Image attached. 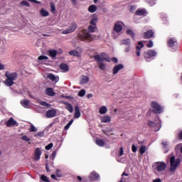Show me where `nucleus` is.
Listing matches in <instances>:
<instances>
[{
	"instance_id": "obj_34",
	"label": "nucleus",
	"mask_w": 182,
	"mask_h": 182,
	"mask_svg": "<svg viewBox=\"0 0 182 182\" xmlns=\"http://www.w3.org/2000/svg\"><path fill=\"white\" fill-rule=\"evenodd\" d=\"M101 122L102 123H109V122H110V117L109 116H104L102 119H101Z\"/></svg>"
},
{
	"instance_id": "obj_4",
	"label": "nucleus",
	"mask_w": 182,
	"mask_h": 182,
	"mask_svg": "<svg viewBox=\"0 0 182 182\" xmlns=\"http://www.w3.org/2000/svg\"><path fill=\"white\" fill-rule=\"evenodd\" d=\"M181 161L180 159H176L174 156H171L170 159V164H171V167L169 169V171L171 173H174L176 170H177V167L180 165Z\"/></svg>"
},
{
	"instance_id": "obj_53",
	"label": "nucleus",
	"mask_w": 182,
	"mask_h": 182,
	"mask_svg": "<svg viewBox=\"0 0 182 182\" xmlns=\"http://www.w3.org/2000/svg\"><path fill=\"white\" fill-rule=\"evenodd\" d=\"M176 150H181V153H182V144L176 145Z\"/></svg>"
},
{
	"instance_id": "obj_49",
	"label": "nucleus",
	"mask_w": 182,
	"mask_h": 182,
	"mask_svg": "<svg viewBox=\"0 0 182 182\" xmlns=\"http://www.w3.org/2000/svg\"><path fill=\"white\" fill-rule=\"evenodd\" d=\"M53 147V143H50L47 146H46L45 149L46 150H50Z\"/></svg>"
},
{
	"instance_id": "obj_32",
	"label": "nucleus",
	"mask_w": 182,
	"mask_h": 182,
	"mask_svg": "<svg viewBox=\"0 0 182 182\" xmlns=\"http://www.w3.org/2000/svg\"><path fill=\"white\" fill-rule=\"evenodd\" d=\"M96 29H97V26H92L90 25L88 26V32L89 33H93L95 32V31H96Z\"/></svg>"
},
{
	"instance_id": "obj_54",
	"label": "nucleus",
	"mask_w": 182,
	"mask_h": 182,
	"mask_svg": "<svg viewBox=\"0 0 182 182\" xmlns=\"http://www.w3.org/2000/svg\"><path fill=\"white\" fill-rule=\"evenodd\" d=\"M21 5L23 6H29V3L26 1H21Z\"/></svg>"
},
{
	"instance_id": "obj_47",
	"label": "nucleus",
	"mask_w": 182,
	"mask_h": 182,
	"mask_svg": "<svg viewBox=\"0 0 182 182\" xmlns=\"http://www.w3.org/2000/svg\"><path fill=\"white\" fill-rule=\"evenodd\" d=\"M147 4H149V6H153V5L156 4V0H147Z\"/></svg>"
},
{
	"instance_id": "obj_41",
	"label": "nucleus",
	"mask_w": 182,
	"mask_h": 182,
	"mask_svg": "<svg viewBox=\"0 0 182 182\" xmlns=\"http://www.w3.org/2000/svg\"><path fill=\"white\" fill-rule=\"evenodd\" d=\"M72 123H73V119H71L64 127L65 130H68L69 127L72 126Z\"/></svg>"
},
{
	"instance_id": "obj_24",
	"label": "nucleus",
	"mask_w": 182,
	"mask_h": 182,
	"mask_svg": "<svg viewBox=\"0 0 182 182\" xmlns=\"http://www.w3.org/2000/svg\"><path fill=\"white\" fill-rule=\"evenodd\" d=\"M70 56H76L77 58H80L81 54L77 51V50H73L69 52Z\"/></svg>"
},
{
	"instance_id": "obj_22",
	"label": "nucleus",
	"mask_w": 182,
	"mask_h": 182,
	"mask_svg": "<svg viewBox=\"0 0 182 182\" xmlns=\"http://www.w3.org/2000/svg\"><path fill=\"white\" fill-rule=\"evenodd\" d=\"M100 62H103V60H105L106 62H110V59L107 58V55L105 53H101V55H100Z\"/></svg>"
},
{
	"instance_id": "obj_60",
	"label": "nucleus",
	"mask_w": 182,
	"mask_h": 182,
	"mask_svg": "<svg viewBox=\"0 0 182 182\" xmlns=\"http://www.w3.org/2000/svg\"><path fill=\"white\" fill-rule=\"evenodd\" d=\"M57 153H58V151H53L52 155H51L53 159H55V157H56Z\"/></svg>"
},
{
	"instance_id": "obj_26",
	"label": "nucleus",
	"mask_w": 182,
	"mask_h": 182,
	"mask_svg": "<svg viewBox=\"0 0 182 182\" xmlns=\"http://www.w3.org/2000/svg\"><path fill=\"white\" fill-rule=\"evenodd\" d=\"M65 105L66 110L70 112V113H73V106H72V104L68 103V102H65Z\"/></svg>"
},
{
	"instance_id": "obj_14",
	"label": "nucleus",
	"mask_w": 182,
	"mask_h": 182,
	"mask_svg": "<svg viewBox=\"0 0 182 182\" xmlns=\"http://www.w3.org/2000/svg\"><path fill=\"white\" fill-rule=\"evenodd\" d=\"M16 121L14 118L11 117L6 123V127H13L16 125Z\"/></svg>"
},
{
	"instance_id": "obj_18",
	"label": "nucleus",
	"mask_w": 182,
	"mask_h": 182,
	"mask_svg": "<svg viewBox=\"0 0 182 182\" xmlns=\"http://www.w3.org/2000/svg\"><path fill=\"white\" fill-rule=\"evenodd\" d=\"M46 95H47V96L53 97L55 95H56V93H55L53 89L48 87L46 90Z\"/></svg>"
},
{
	"instance_id": "obj_59",
	"label": "nucleus",
	"mask_w": 182,
	"mask_h": 182,
	"mask_svg": "<svg viewBox=\"0 0 182 182\" xmlns=\"http://www.w3.org/2000/svg\"><path fill=\"white\" fill-rule=\"evenodd\" d=\"M147 48H153V42L151 41H150L147 45H146Z\"/></svg>"
},
{
	"instance_id": "obj_23",
	"label": "nucleus",
	"mask_w": 182,
	"mask_h": 182,
	"mask_svg": "<svg viewBox=\"0 0 182 182\" xmlns=\"http://www.w3.org/2000/svg\"><path fill=\"white\" fill-rule=\"evenodd\" d=\"M21 106H23V107H25L26 109H29V103L30 101L28 100H23L20 102Z\"/></svg>"
},
{
	"instance_id": "obj_64",
	"label": "nucleus",
	"mask_w": 182,
	"mask_h": 182,
	"mask_svg": "<svg viewBox=\"0 0 182 182\" xmlns=\"http://www.w3.org/2000/svg\"><path fill=\"white\" fill-rule=\"evenodd\" d=\"M153 182H161V179H160L159 178H156V179H154L153 181Z\"/></svg>"
},
{
	"instance_id": "obj_3",
	"label": "nucleus",
	"mask_w": 182,
	"mask_h": 182,
	"mask_svg": "<svg viewBox=\"0 0 182 182\" xmlns=\"http://www.w3.org/2000/svg\"><path fill=\"white\" fill-rule=\"evenodd\" d=\"M166 167L167 164L164 161L155 162L152 165L153 171L155 174H159V173L164 171Z\"/></svg>"
},
{
	"instance_id": "obj_29",
	"label": "nucleus",
	"mask_w": 182,
	"mask_h": 182,
	"mask_svg": "<svg viewBox=\"0 0 182 182\" xmlns=\"http://www.w3.org/2000/svg\"><path fill=\"white\" fill-rule=\"evenodd\" d=\"M100 114H106L107 113V107L106 106H102L99 109Z\"/></svg>"
},
{
	"instance_id": "obj_44",
	"label": "nucleus",
	"mask_w": 182,
	"mask_h": 182,
	"mask_svg": "<svg viewBox=\"0 0 182 182\" xmlns=\"http://www.w3.org/2000/svg\"><path fill=\"white\" fill-rule=\"evenodd\" d=\"M146 146H142L140 147L139 149V152L141 154H144V153H146Z\"/></svg>"
},
{
	"instance_id": "obj_45",
	"label": "nucleus",
	"mask_w": 182,
	"mask_h": 182,
	"mask_svg": "<svg viewBox=\"0 0 182 182\" xmlns=\"http://www.w3.org/2000/svg\"><path fill=\"white\" fill-rule=\"evenodd\" d=\"M45 136V133L43 132H40L36 134H34V137H43Z\"/></svg>"
},
{
	"instance_id": "obj_57",
	"label": "nucleus",
	"mask_w": 182,
	"mask_h": 182,
	"mask_svg": "<svg viewBox=\"0 0 182 182\" xmlns=\"http://www.w3.org/2000/svg\"><path fill=\"white\" fill-rule=\"evenodd\" d=\"M136 9H137V6H132L130 8V12H134V11H136Z\"/></svg>"
},
{
	"instance_id": "obj_50",
	"label": "nucleus",
	"mask_w": 182,
	"mask_h": 182,
	"mask_svg": "<svg viewBox=\"0 0 182 182\" xmlns=\"http://www.w3.org/2000/svg\"><path fill=\"white\" fill-rule=\"evenodd\" d=\"M21 140L23 141H31V138L28 137L27 136H23L21 137Z\"/></svg>"
},
{
	"instance_id": "obj_39",
	"label": "nucleus",
	"mask_w": 182,
	"mask_h": 182,
	"mask_svg": "<svg viewBox=\"0 0 182 182\" xmlns=\"http://www.w3.org/2000/svg\"><path fill=\"white\" fill-rule=\"evenodd\" d=\"M104 133L105 134L108 136V137H110V136H113V134H114V132H113V130H108V131L104 132Z\"/></svg>"
},
{
	"instance_id": "obj_25",
	"label": "nucleus",
	"mask_w": 182,
	"mask_h": 182,
	"mask_svg": "<svg viewBox=\"0 0 182 182\" xmlns=\"http://www.w3.org/2000/svg\"><path fill=\"white\" fill-rule=\"evenodd\" d=\"M124 68V65L123 64H118L114 66V74L118 73L119 70Z\"/></svg>"
},
{
	"instance_id": "obj_2",
	"label": "nucleus",
	"mask_w": 182,
	"mask_h": 182,
	"mask_svg": "<svg viewBox=\"0 0 182 182\" xmlns=\"http://www.w3.org/2000/svg\"><path fill=\"white\" fill-rule=\"evenodd\" d=\"M77 38L80 41H82L83 42H85V41L92 42V41H93V36H92V34H90V33H89L86 29H82L77 34Z\"/></svg>"
},
{
	"instance_id": "obj_35",
	"label": "nucleus",
	"mask_w": 182,
	"mask_h": 182,
	"mask_svg": "<svg viewBox=\"0 0 182 182\" xmlns=\"http://www.w3.org/2000/svg\"><path fill=\"white\" fill-rule=\"evenodd\" d=\"M96 23H97V17H94L92 18V20L90 21V25H92L94 26H97L96 25Z\"/></svg>"
},
{
	"instance_id": "obj_12",
	"label": "nucleus",
	"mask_w": 182,
	"mask_h": 182,
	"mask_svg": "<svg viewBox=\"0 0 182 182\" xmlns=\"http://www.w3.org/2000/svg\"><path fill=\"white\" fill-rule=\"evenodd\" d=\"M122 29H123V23L122 21H117L115 23L114 25V31L115 32H119L122 31Z\"/></svg>"
},
{
	"instance_id": "obj_43",
	"label": "nucleus",
	"mask_w": 182,
	"mask_h": 182,
	"mask_svg": "<svg viewBox=\"0 0 182 182\" xmlns=\"http://www.w3.org/2000/svg\"><path fill=\"white\" fill-rule=\"evenodd\" d=\"M50 8H51V12L53 14H55L56 13V7H55V4L50 3Z\"/></svg>"
},
{
	"instance_id": "obj_63",
	"label": "nucleus",
	"mask_w": 182,
	"mask_h": 182,
	"mask_svg": "<svg viewBox=\"0 0 182 182\" xmlns=\"http://www.w3.org/2000/svg\"><path fill=\"white\" fill-rule=\"evenodd\" d=\"M87 99H90V98L93 97V95L91 94V93L87 94Z\"/></svg>"
},
{
	"instance_id": "obj_10",
	"label": "nucleus",
	"mask_w": 182,
	"mask_h": 182,
	"mask_svg": "<svg viewBox=\"0 0 182 182\" xmlns=\"http://www.w3.org/2000/svg\"><path fill=\"white\" fill-rule=\"evenodd\" d=\"M41 156H42V150H41V148H36L34 151L33 157L35 161H39L41 160Z\"/></svg>"
},
{
	"instance_id": "obj_7",
	"label": "nucleus",
	"mask_w": 182,
	"mask_h": 182,
	"mask_svg": "<svg viewBox=\"0 0 182 182\" xmlns=\"http://www.w3.org/2000/svg\"><path fill=\"white\" fill-rule=\"evenodd\" d=\"M151 107L154 113H156L158 114H160V113H163V107L160 106V105L156 101H153L151 102Z\"/></svg>"
},
{
	"instance_id": "obj_13",
	"label": "nucleus",
	"mask_w": 182,
	"mask_h": 182,
	"mask_svg": "<svg viewBox=\"0 0 182 182\" xmlns=\"http://www.w3.org/2000/svg\"><path fill=\"white\" fill-rule=\"evenodd\" d=\"M91 181H96L100 180V176L96 172H92L90 175Z\"/></svg>"
},
{
	"instance_id": "obj_51",
	"label": "nucleus",
	"mask_w": 182,
	"mask_h": 182,
	"mask_svg": "<svg viewBox=\"0 0 182 182\" xmlns=\"http://www.w3.org/2000/svg\"><path fill=\"white\" fill-rule=\"evenodd\" d=\"M127 35H131V36H132V38H134V33H133V31H132V30H130V29H128V30L127 31Z\"/></svg>"
},
{
	"instance_id": "obj_20",
	"label": "nucleus",
	"mask_w": 182,
	"mask_h": 182,
	"mask_svg": "<svg viewBox=\"0 0 182 182\" xmlns=\"http://www.w3.org/2000/svg\"><path fill=\"white\" fill-rule=\"evenodd\" d=\"M80 85H86V83H89V77L86 75H82L80 81Z\"/></svg>"
},
{
	"instance_id": "obj_33",
	"label": "nucleus",
	"mask_w": 182,
	"mask_h": 182,
	"mask_svg": "<svg viewBox=\"0 0 182 182\" xmlns=\"http://www.w3.org/2000/svg\"><path fill=\"white\" fill-rule=\"evenodd\" d=\"M146 9H138L136 11V15H139V16H143V15H146Z\"/></svg>"
},
{
	"instance_id": "obj_21",
	"label": "nucleus",
	"mask_w": 182,
	"mask_h": 182,
	"mask_svg": "<svg viewBox=\"0 0 182 182\" xmlns=\"http://www.w3.org/2000/svg\"><path fill=\"white\" fill-rule=\"evenodd\" d=\"M74 117L75 119H79V117H80V109H79V106L77 105L75 107Z\"/></svg>"
},
{
	"instance_id": "obj_38",
	"label": "nucleus",
	"mask_w": 182,
	"mask_h": 182,
	"mask_svg": "<svg viewBox=\"0 0 182 182\" xmlns=\"http://www.w3.org/2000/svg\"><path fill=\"white\" fill-rule=\"evenodd\" d=\"M121 45H130V39H124L121 41Z\"/></svg>"
},
{
	"instance_id": "obj_61",
	"label": "nucleus",
	"mask_w": 182,
	"mask_h": 182,
	"mask_svg": "<svg viewBox=\"0 0 182 182\" xmlns=\"http://www.w3.org/2000/svg\"><path fill=\"white\" fill-rule=\"evenodd\" d=\"M125 52L127 53H128V52H130V46H127L126 48H125Z\"/></svg>"
},
{
	"instance_id": "obj_31",
	"label": "nucleus",
	"mask_w": 182,
	"mask_h": 182,
	"mask_svg": "<svg viewBox=\"0 0 182 182\" xmlns=\"http://www.w3.org/2000/svg\"><path fill=\"white\" fill-rule=\"evenodd\" d=\"M95 143L97 146H100V147H103V146L106 144L103 139H96Z\"/></svg>"
},
{
	"instance_id": "obj_15",
	"label": "nucleus",
	"mask_w": 182,
	"mask_h": 182,
	"mask_svg": "<svg viewBox=\"0 0 182 182\" xmlns=\"http://www.w3.org/2000/svg\"><path fill=\"white\" fill-rule=\"evenodd\" d=\"M176 44H177V40H176V38H171L168 41V46L170 48H174V46H176Z\"/></svg>"
},
{
	"instance_id": "obj_19",
	"label": "nucleus",
	"mask_w": 182,
	"mask_h": 182,
	"mask_svg": "<svg viewBox=\"0 0 182 182\" xmlns=\"http://www.w3.org/2000/svg\"><path fill=\"white\" fill-rule=\"evenodd\" d=\"M60 68L64 73L66 72H69V65H68L67 64L61 63L60 65Z\"/></svg>"
},
{
	"instance_id": "obj_6",
	"label": "nucleus",
	"mask_w": 182,
	"mask_h": 182,
	"mask_svg": "<svg viewBox=\"0 0 182 182\" xmlns=\"http://www.w3.org/2000/svg\"><path fill=\"white\" fill-rule=\"evenodd\" d=\"M144 56L146 62H150L153 60L154 56H157V52H156L154 50H149L144 53Z\"/></svg>"
},
{
	"instance_id": "obj_5",
	"label": "nucleus",
	"mask_w": 182,
	"mask_h": 182,
	"mask_svg": "<svg viewBox=\"0 0 182 182\" xmlns=\"http://www.w3.org/2000/svg\"><path fill=\"white\" fill-rule=\"evenodd\" d=\"M148 126L149 127H154L155 132H159L161 129V122L159 117H156L154 122L149 121Z\"/></svg>"
},
{
	"instance_id": "obj_9",
	"label": "nucleus",
	"mask_w": 182,
	"mask_h": 182,
	"mask_svg": "<svg viewBox=\"0 0 182 182\" xmlns=\"http://www.w3.org/2000/svg\"><path fill=\"white\" fill-rule=\"evenodd\" d=\"M93 58L95 59V62H97L99 68L101 70H105V69H106V65L103 63V61H100V55H95L93 56Z\"/></svg>"
},
{
	"instance_id": "obj_62",
	"label": "nucleus",
	"mask_w": 182,
	"mask_h": 182,
	"mask_svg": "<svg viewBox=\"0 0 182 182\" xmlns=\"http://www.w3.org/2000/svg\"><path fill=\"white\" fill-rule=\"evenodd\" d=\"M30 2H34V4H41L40 1H38L36 0H28Z\"/></svg>"
},
{
	"instance_id": "obj_11",
	"label": "nucleus",
	"mask_w": 182,
	"mask_h": 182,
	"mask_svg": "<svg viewBox=\"0 0 182 182\" xmlns=\"http://www.w3.org/2000/svg\"><path fill=\"white\" fill-rule=\"evenodd\" d=\"M56 113V109H49L46 112V116L48 119H52L53 117H55Z\"/></svg>"
},
{
	"instance_id": "obj_36",
	"label": "nucleus",
	"mask_w": 182,
	"mask_h": 182,
	"mask_svg": "<svg viewBox=\"0 0 182 182\" xmlns=\"http://www.w3.org/2000/svg\"><path fill=\"white\" fill-rule=\"evenodd\" d=\"M39 105H41V106H44L45 107H50V104H48V102L45 101H40Z\"/></svg>"
},
{
	"instance_id": "obj_8",
	"label": "nucleus",
	"mask_w": 182,
	"mask_h": 182,
	"mask_svg": "<svg viewBox=\"0 0 182 182\" xmlns=\"http://www.w3.org/2000/svg\"><path fill=\"white\" fill-rule=\"evenodd\" d=\"M76 29H77V23L76 22H73L67 29L62 31V34L68 35L69 33H73Z\"/></svg>"
},
{
	"instance_id": "obj_17",
	"label": "nucleus",
	"mask_w": 182,
	"mask_h": 182,
	"mask_svg": "<svg viewBox=\"0 0 182 182\" xmlns=\"http://www.w3.org/2000/svg\"><path fill=\"white\" fill-rule=\"evenodd\" d=\"M154 35V32L153 31L149 30L144 33V36L146 39H150V38H153Z\"/></svg>"
},
{
	"instance_id": "obj_27",
	"label": "nucleus",
	"mask_w": 182,
	"mask_h": 182,
	"mask_svg": "<svg viewBox=\"0 0 182 182\" xmlns=\"http://www.w3.org/2000/svg\"><path fill=\"white\" fill-rule=\"evenodd\" d=\"M97 11V6H96V5H95V4L90 5L88 7V12H90L91 14H93V13L96 12Z\"/></svg>"
},
{
	"instance_id": "obj_1",
	"label": "nucleus",
	"mask_w": 182,
	"mask_h": 182,
	"mask_svg": "<svg viewBox=\"0 0 182 182\" xmlns=\"http://www.w3.org/2000/svg\"><path fill=\"white\" fill-rule=\"evenodd\" d=\"M5 76L6 77V80L4 81V84L6 86H9V87L11 86H13V85L15 83L14 81L18 79V73H12L11 74L9 73V72H6Z\"/></svg>"
},
{
	"instance_id": "obj_52",
	"label": "nucleus",
	"mask_w": 182,
	"mask_h": 182,
	"mask_svg": "<svg viewBox=\"0 0 182 182\" xmlns=\"http://www.w3.org/2000/svg\"><path fill=\"white\" fill-rule=\"evenodd\" d=\"M124 153V151H123V148H120L119 153H118L119 157H122V156H123Z\"/></svg>"
},
{
	"instance_id": "obj_28",
	"label": "nucleus",
	"mask_w": 182,
	"mask_h": 182,
	"mask_svg": "<svg viewBox=\"0 0 182 182\" xmlns=\"http://www.w3.org/2000/svg\"><path fill=\"white\" fill-rule=\"evenodd\" d=\"M48 53V56L54 58H56V55H58V51L56 50H49Z\"/></svg>"
},
{
	"instance_id": "obj_56",
	"label": "nucleus",
	"mask_w": 182,
	"mask_h": 182,
	"mask_svg": "<svg viewBox=\"0 0 182 182\" xmlns=\"http://www.w3.org/2000/svg\"><path fill=\"white\" fill-rule=\"evenodd\" d=\"M132 150L133 153H136V151H137V146H136V145H134V144H132Z\"/></svg>"
},
{
	"instance_id": "obj_30",
	"label": "nucleus",
	"mask_w": 182,
	"mask_h": 182,
	"mask_svg": "<svg viewBox=\"0 0 182 182\" xmlns=\"http://www.w3.org/2000/svg\"><path fill=\"white\" fill-rule=\"evenodd\" d=\"M40 15L43 17L49 16V12L44 9L40 11Z\"/></svg>"
},
{
	"instance_id": "obj_55",
	"label": "nucleus",
	"mask_w": 182,
	"mask_h": 182,
	"mask_svg": "<svg viewBox=\"0 0 182 182\" xmlns=\"http://www.w3.org/2000/svg\"><path fill=\"white\" fill-rule=\"evenodd\" d=\"M162 144L164 149H168V142L164 141V142H162Z\"/></svg>"
},
{
	"instance_id": "obj_48",
	"label": "nucleus",
	"mask_w": 182,
	"mask_h": 182,
	"mask_svg": "<svg viewBox=\"0 0 182 182\" xmlns=\"http://www.w3.org/2000/svg\"><path fill=\"white\" fill-rule=\"evenodd\" d=\"M124 176H126L127 177L129 176V173H126L125 172H124L122 173V178L119 182H126V178L123 177Z\"/></svg>"
},
{
	"instance_id": "obj_37",
	"label": "nucleus",
	"mask_w": 182,
	"mask_h": 182,
	"mask_svg": "<svg viewBox=\"0 0 182 182\" xmlns=\"http://www.w3.org/2000/svg\"><path fill=\"white\" fill-rule=\"evenodd\" d=\"M86 95V90L82 89V90H80L78 92V96L80 97H83V96H85Z\"/></svg>"
},
{
	"instance_id": "obj_16",
	"label": "nucleus",
	"mask_w": 182,
	"mask_h": 182,
	"mask_svg": "<svg viewBox=\"0 0 182 182\" xmlns=\"http://www.w3.org/2000/svg\"><path fill=\"white\" fill-rule=\"evenodd\" d=\"M144 45L143 44V42L139 41L138 43V46H136V54L137 56H140V50L141 48H144Z\"/></svg>"
},
{
	"instance_id": "obj_46",
	"label": "nucleus",
	"mask_w": 182,
	"mask_h": 182,
	"mask_svg": "<svg viewBox=\"0 0 182 182\" xmlns=\"http://www.w3.org/2000/svg\"><path fill=\"white\" fill-rule=\"evenodd\" d=\"M29 132H38V129L33 126V124H31L29 128Z\"/></svg>"
},
{
	"instance_id": "obj_42",
	"label": "nucleus",
	"mask_w": 182,
	"mask_h": 182,
	"mask_svg": "<svg viewBox=\"0 0 182 182\" xmlns=\"http://www.w3.org/2000/svg\"><path fill=\"white\" fill-rule=\"evenodd\" d=\"M38 60H48V59H49V58L46 55H40L38 58Z\"/></svg>"
},
{
	"instance_id": "obj_58",
	"label": "nucleus",
	"mask_w": 182,
	"mask_h": 182,
	"mask_svg": "<svg viewBox=\"0 0 182 182\" xmlns=\"http://www.w3.org/2000/svg\"><path fill=\"white\" fill-rule=\"evenodd\" d=\"M56 175H57V177H62V173H60V170L59 169L56 170Z\"/></svg>"
},
{
	"instance_id": "obj_40",
	"label": "nucleus",
	"mask_w": 182,
	"mask_h": 182,
	"mask_svg": "<svg viewBox=\"0 0 182 182\" xmlns=\"http://www.w3.org/2000/svg\"><path fill=\"white\" fill-rule=\"evenodd\" d=\"M48 79H50V80H52L53 82H55L56 80V77L53 74H49L48 75Z\"/></svg>"
}]
</instances>
